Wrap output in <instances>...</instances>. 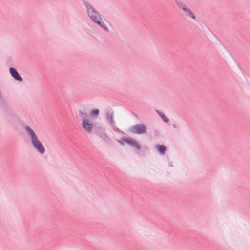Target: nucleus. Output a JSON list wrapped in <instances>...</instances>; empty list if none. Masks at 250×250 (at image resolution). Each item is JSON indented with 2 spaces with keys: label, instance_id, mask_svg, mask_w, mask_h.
I'll use <instances>...</instances> for the list:
<instances>
[{
  "label": "nucleus",
  "instance_id": "1",
  "mask_svg": "<svg viewBox=\"0 0 250 250\" xmlns=\"http://www.w3.org/2000/svg\"><path fill=\"white\" fill-rule=\"evenodd\" d=\"M85 5L86 8L87 14L90 19L100 27L107 30L108 27L103 21V19L100 14L89 4L86 3Z\"/></svg>",
  "mask_w": 250,
  "mask_h": 250
},
{
  "label": "nucleus",
  "instance_id": "2",
  "mask_svg": "<svg viewBox=\"0 0 250 250\" xmlns=\"http://www.w3.org/2000/svg\"><path fill=\"white\" fill-rule=\"evenodd\" d=\"M25 129L31 137L32 144L34 148L41 154H43L45 152L44 147L38 139L34 131L28 126H27Z\"/></svg>",
  "mask_w": 250,
  "mask_h": 250
},
{
  "label": "nucleus",
  "instance_id": "3",
  "mask_svg": "<svg viewBox=\"0 0 250 250\" xmlns=\"http://www.w3.org/2000/svg\"><path fill=\"white\" fill-rule=\"evenodd\" d=\"M80 115L82 120V126L83 130L87 133H91L93 127L94 123L91 120V117L83 112L80 111Z\"/></svg>",
  "mask_w": 250,
  "mask_h": 250
},
{
  "label": "nucleus",
  "instance_id": "4",
  "mask_svg": "<svg viewBox=\"0 0 250 250\" xmlns=\"http://www.w3.org/2000/svg\"><path fill=\"white\" fill-rule=\"evenodd\" d=\"M122 145H124V143H127L129 145H130L136 149L139 150L141 148V146L138 143V142L134 139H127V138H124L122 140V141H119Z\"/></svg>",
  "mask_w": 250,
  "mask_h": 250
},
{
  "label": "nucleus",
  "instance_id": "5",
  "mask_svg": "<svg viewBox=\"0 0 250 250\" xmlns=\"http://www.w3.org/2000/svg\"><path fill=\"white\" fill-rule=\"evenodd\" d=\"M131 131L136 134H142L146 132V127L143 125H137L131 129Z\"/></svg>",
  "mask_w": 250,
  "mask_h": 250
},
{
  "label": "nucleus",
  "instance_id": "6",
  "mask_svg": "<svg viewBox=\"0 0 250 250\" xmlns=\"http://www.w3.org/2000/svg\"><path fill=\"white\" fill-rule=\"evenodd\" d=\"M9 72L11 76L16 80L19 81H22V78L19 75L16 70L14 68H10L9 69Z\"/></svg>",
  "mask_w": 250,
  "mask_h": 250
},
{
  "label": "nucleus",
  "instance_id": "7",
  "mask_svg": "<svg viewBox=\"0 0 250 250\" xmlns=\"http://www.w3.org/2000/svg\"><path fill=\"white\" fill-rule=\"evenodd\" d=\"M179 7L182 9L183 11H184L186 12V14L189 16L190 17L192 18L193 19H195V17L193 13L192 12V11L188 7L184 6L183 4H180L179 5Z\"/></svg>",
  "mask_w": 250,
  "mask_h": 250
},
{
  "label": "nucleus",
  "instance_id": "8",
  "mask_svg": "<svg viewBox=\"0 0 250 250\" xmlns=\"http://www.w3.org/2000/svg\"><path fill=\"white\" fill-rule=\"evenodd\" d=\"M99 114V111L97 109H95L91 111L90 115L91 117H97Z\"/></svg>",
  "mask_w": 250,
  "mask_h": 250
},
{
  "label": "nucleus",
  "instance_id": "9",
  "mask_svg": "<svg viewBox=\"0 0 250 250\" xmlns=\"http://www.w3.org/2000/svg\"><path fill=\"white\" fill-rule=\"evenodd\" d=\"M107 118L109 120L110 123L112 125H114L115 122L113 119V113H111L110 114L107 115Z\"/></svg>",
  "mask_w": 250,
  "mask_h": 250
},
{
  "label": "nucleus",
  "instance_id": "10",
  "mask_svg": "<svg viewBox=\"0 0 250 250\" xmlns=\"http://www.w3.org/2000/svg\"><path fill=\"white\" fill-rule=\"evenodd\" d=\"M157 149L160 152L164 153L166 151V148L163 145H159L157 146Z\"/></svg>",
  "mask_w": 250,
  "mask_h": 250
},
{
  "label": "nucleus",
  "instance_id": "11",
  "mask_svg": "<svg viewBox=\"0 0 250 250\" xmlns=\"http://www.w3.org/2000/svg\"><path fill=\"white\" fill-rule=\"evenodd\" d=\"M159 113V115H160V116L161 117V118L162 119V120L165 122H168L169 120L168 119V118H167L163 113H161V112H159L158 111H157Z\"/></svg>",
  "mask_w": 250,
  "mask_h": 250
},
{
  "label": "nucleus",
  "instance_id": "12",
  "mask_svg": "<svg viewBox=\"0 0 250 250\" xmlns=\"http://www.w3.org/2000/svg\"><path fill=\"white\" fill-rule=\"evenodd\" d=\"M101 137L103 138V139L105 140H106L108 139V136L105 133L102 134Z\"/></svg>",
  "mask_w": 250,
  "mask_h": 250
}]
</instances>
